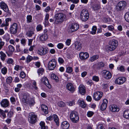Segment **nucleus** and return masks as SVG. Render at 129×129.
I'll use <instances>...</instances> for the list:
<instances>
[{"label": "nucleus", "mask_w": 129, "mask_h": 129, "mask_svg": "<svg viewBox=\"0 0 129 129\" xmlns=\"http://www.w3.org/2000/svg\"><path fill=\"white\" fill-rule=\"evenodd\" d=\"M16 49L18 52H19L21 51L19 45H18L16 46Z\"/></svg>", "instance_id": "nucleus-63"}, {"label": "nucleus", "mask_w": 129, "mask_h": 129, "mask_svg": "<svg viewBox=\"0 0 129 129\" xmlns=\"http://www.w3.org/2000/svg\"><path fill=\"white\" fill-rule=\"evenodd\" d=\"M13 62V60L12 58H9L7 60V62L8 64H12Z\"/></svg>", "instance_id": "nucleus-50"}, {"label": "nucleus", "mask_w": 129, "mask_h": 129, "mask_svg": "<svg viewBox=\"0 0 129 129\" xmlns=\"http://www.w3.org/2000/svg\"><path fill=\"white\" fill-rule=\"evenodd\" d=\"M79 55L80 59L82 60H85L87 59L89 57V54L87 52H81Z\"/></svg>", "instance_id": "nucleus-17"}, {"label": "nucleus", "mask_w": 129, "mask_h": 129, "mask_svg": "<svg viewBox=\"0 0 129 129\" xmlns=\"http://www.w3.org/2000/svg\"><path fill=\"white\" fill-rule=\"evenodd\" d=\"M9 102L7 99H4L0 103L2 106L4 108L8 107L9 106Z\"/></svg>", "instance_id": "nucleus-19"}, {"label": "nucleus", "mask_w": 129, "mask_h": 129, "mask_svg": "<svg viewBox=\"0 0 129 129\" xmlns=\"http://www.w3.org/2000/svg\"><path fill=\"white\" fill-rule=\"evenodd\" d=\"M126 5V2L124 1H120L118 2L116 7V10L120 11L123 9Z\"/></svg>", "instance_id": "nucleus-10"}, {"label": "nucleus", "mask_w": 129, "mask_h": 129, "mask_svg": "<svg viewBox=\"0 0 129 129\" xmlns=\"http://www.w3.org/2000/svg\"><path fill=\"white\" fill-rule=\"evenodd\" d=\"M58 60L59 63L62 64L64 61L63 59L61 57H59L58 59Z\"/></svg>", "instance_id": "nucleus-55"}, {"label": "nucleus", "mask_w": 129, "mask_h": 129, "mask_svg": "<svg viewBox=\"0 0 129 129\" xmlns=\"http://www.w3.org/2000/svg\"><path fill=\"white\" fill-rule=\"evenodd\" d=\"M62 11L59 10L58 9H56V11L57 12V13L55 15L54 17L55 21V23L58 24H60L63 22L66 18V15L63 13H60Z\"/></svg>", "instance_id": "nucleus-1"}, {"label": "nucleus", "mask_w": 129, "mask_h": 129, "mask_svg": "<svg viewBox=\"0 0 129 129\" xmlns=\"http://www.w3.org/2000/svg\"><path fill=\"white\" fill-rule=\"evenodd\" d=\"M99 57V55H97L92 56L90 58V60L91 62H92L98 59Z\"/></svg>", "instance_id": "nucleus-33"}, {"label": "nucleus", "mask_w": 129, "mask_h": 129, "mask_svg": "<svg viewBox=\"0 0 129 129\" xmlns=\"http://www.w3.org/2000/svg\"><path fill=\"white\" fill-rule=\"evenodd\" d=\"M3 38L7 42L9 41L10 39V36L8 34H6L3 37Z\"/></svg>", "instance_id": "nucleus-32"}, {"label": "nucleus", "mask_w": 129, "mask_h": 129, "mask_svg": "<svg viewBox=\"0 0 129 129\" xmlns=\"http://www.w3.org/2000/svg\"><path fill=\"white\" fill-rule=\"evenodd\" d=\"M77 103L80 106L83 108H85L87 105V104L82 99L78 100Z\"/></svg>", "instance_id": "nucleus-22"}, {"label": "nucleus", "mask_w": 129, "mask_h": 129, "mask_svg": "<svg viewBox=\"0 0 129 129\" xmlns=\"http://www.w3.org/2000/svg\"><path fill=\"white\" fill-rule=\"evenodd\" d=\"M102 75L103 77L107 79H110L112 77V75L109 71L106 70H103L102 71Z\"/></svg>", "instance_id": "nucleus-11"}, {"label": "nucleus", "mask_w": 129, "mask_h": 129, "mask_svg": "<svg viewBox=\"0 0 129 129\" xmlns=\"http://www.w3.org/2000/svg\"><path fill=\"white\" fill-rule=\"evenodd\" d=\"M27 23H29L32 22V16L30 15H28L27 16Z\"/></svg>", "instance_id": "nucleus-38"}, {"label": "nucleus", "mask_w": 129, "mask_h": 129, "mask_svg": "<svg viewBox=\"0 0 129 129\" xmlns=\"http://www.w3.org/2000/svg\"><path fill=\"white\" fill-rule=\"evenodd\" d=\"M79 90L80 93L82 95H84L85 92V89L84 86L80 85L79 87Z\"/></svg>", "instance_id": "nucleus-26"}, {"label": "nucleus", "mask_w": 129, "mask_h": 129, "mask_svg": "<svg viewBox=\"0 0 129 129\" xmlns=\"http://www.w3.org/2000/svg\"><path fill=\"white\" fill-rule=\"evenodd\" d=\"M41 83H44L49 88L51 87V85L50 84L48 79L46 77H43L41 79Z\"/></svg>", "instance_id": "nucleus-14"}, {"label": "nucleus", "mask_w": 129, "mask_h": 129, "mask_svg": "<svg viewBox=\"0 0 129 129\" xmlns=\"http://www.w3.org/2000/svg\"><path fill=\"white\" fill-rule=\"evenodd\" d=\"M25 73L23 72H21L20 73V76L22 78H23L25 77Z\"/></svg>", "instance_id": "nucleus-62"}, {"label": "nucleus", "mask_w": 129, "mask_h": 129, "mask_svg": "<svg viewBox=\"0 0 129 129\" xmlns=\"http://www.w3.org/2000/svg\"><path fill=\"white\" fill-rule=\"evenodd\" d=\"M63 44L61 43H58L57 45V48L59 49H61L63 48Z\"/></svg>", "instance_id": "nucleus-49"}, {"label": "nucleus", "mask_w": 129, "mask_h": 129, "mask_svg": "<svg viewBox=\"0 0 129 129\" xmlns=\"http://www.w3.org/2000/svg\"><path fill=\"white\" fill-rule=\"evenodd\" d=\"M123 116L125 118L129 119V110L125 111L123 114Z\"/></svg>", "instance_id": "nucleus-31"}, {"label": "nucleus", "mask_w": 129, "mask_h": 129, "mask_svg": "<svg viewBox=\"0 0 129 129\" xmlns=\"http://www.w3.org/2000/svg\"><path fill=\"white\" fill-rule=\"evenodd\" d=\"M124 18L126 21L129 22V12H127L125 13Z\"/></svg>", "instance_id": "nucleus-39"}, {"label": "nucleus", "mask_w": 129, "mask_h": 129, "mask_svg": "<svg viewBox=\"0 0 129 129\" xmlns=\"http://www.w3.org/2000/svg\"><path fill=\"white\" fill-rule=\"evenodd\" d=\"M0 113L2 115L3 117L5 118L6 117V115L4 113V112L3 110L0 109Z\"/></svg>", "instance_id": "nucleus-57"}, {"label": "nucleus", "mask_w": 129, "mask_h": 129, "mask_svg": "<svg viewBox=\"0 0 129 129\" xmlns=\"http://www.w3.org/2000/svg\"><path fill=\"white\" fill-rule=\"evenodd\" d=\"M21 44L24 46H25L26 44V40L25 39H22L21 40Z\"/></svg>", "instance_id": "nucleus-53"}, {"label": "nucleus", "mask_w": 129, "mask_h": 129, "mask_svg": "<svg viewBox=\"0 0 129 129\" xmlns=\"http://www.w3.org/2000/svg\"><path fill=\"white\" fill-rule=\"evenodd\" d=\"M10 101L12 104H15L16 102V100L15 98L13 97H11L10 98Z\"/></svg>", "instance_id": "nucleus-47"}, {"label": "nucleus", "mask_w": 129, "mask_h": 129, "mask_svg": "<svg viewBox=\"0 0 129 129\" xmlns=\"http://www.w3.org/2000/svg\"><path fill=\"white\" fill-rule=\"evenodd\" d=\"M5 43L3 41H0V50L3 48V46L4 45Z\"/></svg>", "instance_id": "nucleus-61"}, {"label": "nucleus", "mask_w": 129, "mask_h": 129, "mask_svg": "<svg viewBox=\"0 0 129 129\" xmlns=\"http://www.w3.org/2000/svg\"><path fill=\"white\" fill-rule=\"evenodd\" d=\"M70 118L71 121L74 123L77 122L79 120L77 112L74 111L71 112L70 114Z\"/></svg>", "instance_id": "nucleus-5"}, {"label": "nucleus", "mask_w": 129, "mask_h": 129, "mask_svg": "<svg viewBox=\"0 0 129 129\" xmlns=\"http://www.w3.org/2000/svg\"><path fill=\"white\" fill-rule=\"evenodd\" d=\"M103 93L101 91H98L95 92L93 94V98L95 100H99L102 98Z\"/></svg>", "instance_id": "nucleus-12"}, {"label": "nucleus", "mask_w": 129, "mask_h": 129, "mask_svg": "<svg viewBox=\"0 0 129 129\" xmlns=\"http://www.w3.org/2000/svg\"><path fill=\"white\" fill-rule=\"evenodd\" d=\"M36 29L37 31H41L43 29V26L39 24L37 26Z\"/></svg>", "instance_id": "nucleus-44"}, {"label": "nucleus", "mask_w": 129, "mask_h": 129, "mask_svg": "<svg viewBox=\"0 0 129 129\" xmlns=\"http://www.w3.org/2000/svg\"><path fill=\"white\" fill-rule=\"evenodd\" d=\"M65 104L62 101H60L58 103V105L60 107H63L65 106Z\"/></svg>", "instance_id": "nucleus-54"}, {"label": "nucleus", "mask_w": 129, "mask_h": 129, "mask_svg": "<svg viewBox=\"0 0 129 129\" xmlns=\"http://www.w3.org/2000/svg\"><path fill=\"white\" fill-rule=\"evenodd\" d=\"M76 50L78 51L80 50L82 47V44L81 42L80 41H76L73 44Z\"/></svg>", "instance_id": "nucleus-13"}, {"label": "nucleus", "mask_w": 129, "mask_h": 129, "mask_svg": "<svg viewBox=\"0 0 129 129\" xmlns=\"http://www.w3.org/2000/svg\"><path fill=\"white\" fill-rule=\"evenodd\" d=\"M12 78L11 77H9L6 79V82L8 84L11 83L12 81Z\"/></svg>", "instance_id": "nucleus-45"}, {"label": "nucleus", "mask_w": 129, "mask_h": 129, "mask_svg": "<svg viewBox=\"0 0 129 129\" xmlns=\"http://www.w3.org/2000/svg\"><path fill=\"white\" fill-rule=\"evenodd\" d=\"M71 42V39H68L66 42V45L69 46L70 45Z\"/></svg>", "instance_id": "nucleus-56"}, {"label": "nucleus", "mask_w": 129, "mask_h": 129, "mask_svg": "<svg viewBox=\"0 0 129 129\" xmlns=\"http://www.w3.org/2000/svg\"><path fill=\"white\" fill-rule=\"evenodd\" d=\"M61 126L63 129H68L69 127L70 124L67 121H64L62 122Z\"/></svg>", "instance_id": "nucleus-25"}, {"label": "nucleus", "mask_w": 129, "mask_h": 129, "mask_svg": "<svg viewBox=\"0 0 129 129\" xmlns=\"http://www.w3.org/2000/svg\"><path fill=\"white\" fill-rule=\"evenodd\" d=\"M22 101L24 103L29 104L30 106H32L34 104V99L31 98L29 95L25 93L23 94Z\"/></svg>", "instance_id": "nucleus-2"}, {"label": "nucleus", "mask_w": 129, "mask_h": 129, "mask_svg": "<svg viewBox=\"0 0 129 129\" xmlns=\"http://www.w3.org/2000/svg\"><path fill=\"white\" fill-rule=\"evenodd\" d=\"M0 7L5 12L8 11L9 9L7 4L3 2L0 3Z\"/></svg>", "instance_id": "nucleus-21"}, {"label": "nucleus", "mask_w": 129, "mask_h": 129, "mask_svg": "<svg viewBox=\"0 0 129 129\" xmlns=\"http://www.w3.org/2000/svg\"><path fill=\"white\" fill-rule=\"evenodd\" d=\"M80 15L81 20L84 22L86 21L89 17V14L88 10L86 9H84L81 10L80 12Z\"/></svg>", "instance_id": "nucleus-4"}, {"label": "nucleus", "mask_w": 129, "mask_h": 129, "mask_svg": "<svg viewBox=\"0 0 129 129\" xmlns=\"http://www.w3.org/2000/svg\"><path fill=\"white\" fill-rule=\"evenodd\" d=\"M32 84L34 86H33L32 87H31V88L32 89L34 87L35 89H38V87H37L36 86V82L35 81H34L32 83Z\"/></svg>", "instance_id": "nucleus-58"}, {"label": "nucleus", "mask_w": 129, "mask_h": 129, "mask_svg": "<svg viewBox=\"0 0 129 129\" xmlns=\"http://www.w3.org/2000/svg\"><path fill=\"white\" fill-rule=\"evenodd\" d=\"M0 55L1 60L3 61H4L5 59V58L6 56L5 54L3 51H1L0 52Z\"/></svg>", "instance_id": "nucleus-30"}, {"label": "nucleus", "mask_w": 129, "mask_h": 129, "mask_svg": "<svg viewBox=\"0 0 129 129\" xmlns=\"http://www.w3.org/2000/svg\"><path fill=\"white\" fill-rule=\"evenodd\" d=\"M35 31V28L33 27H30L29 29L26 33V34L28 36L30 37L34 34V31Z\"/></svg>", "instance_id": "nucleus-16"}, {"label": "nucleus", "mask_w": 129, "mask_h": 129, "mask_svg": "<svg viewBox=\"0 0 129 129\" xmlns=\"http://www.w3.org/2000/svg\"><path fill=\"white\" fill-rule=\"evenodd\" d=\"M73 71L72 68L70 67H68L66 70V72L68 73H71Z\"/></svg>", "instance_id": "nucleus-46"}, {"label": "nucleus", "mask_w": 129, "mask_h": 129, "mask_svg": "<svg viewBox=\"0 0 129 129\" xmlns=\"http://www.w3.org/2000/svg\"><path fill=\"white\" fill-rule=\"evenodd\" d=\"M110 110L113 112H118L119 111V109L116 105H112L110 106Z\"/></svg>", "instance_id": "nucleus-24"}, {"label": "nucleus", "mask_w": 129, "mask_h": 129, "mask_svg": "<svg viewBox=\"0 0 129 129\" xmlns=\"http://www.w3.org/2000/svg\"><path fill=\"white\" fill-rule=\"evenodd\" d=\"M93 114L94 113L93 112L91 111H89L87 113V115L88 117H90L92 116Z\"/></svg>", "instance_id": "nucleus-52"}, {"label": "nucleus", "mask_w": 129, "mask_h": 129, "mask_svg": "<svg viewBox=\"0 0 129 129\" xmlns=\"http://www.w3.org/2000/svg\"><path fill=\"white\" fill-rule=\"evenodd\" d=\"M97 30V27L96 26H93L92 28V31L90 33L92 35H94L96 34Z\"/></svg>", "instance_id": "nucleus-35"}, {"label": "nucleus", "mask_w": 129, "mask_h": 129, "mask_svg": "<svg viewBox=\"0 0 129 129\" xmlns=\"http://www.w3.org/2000/svg\"><path fill=\"white\" fill-rule=\"evenodd\" d=\"M66 88L72 93H73L75 90V89L73 85L71 83H68L66 85Z\"/></svg>", "instance_id": "nucleus-18"}, {"label": "nucleus", "mask_w": 129, "mask_h": 129, "mask_svg": "<svg viewBox=\"0 0 129 129\" xmlns=\"http://www.w3.org/2000/svg\"><path fill=\"white\" fill-rule=\"evenodd\" d=\"M51 77L52 79L54 80L56 82H58V78L55 74H52L51 75Z\"/></svg>", "instance_id": "nucleus-34"}, {"label": "nucleus", "mask_w": 129, "mask_h": 129, "mask_svg": "<svg viewBox=\"0 0 129 129\" xmlns=\"http://www.w3.org/2000/svg\"><path fill=\"white\" fill-rule=\"evenodd\" d=\"M118 44V41L115 39L110 41L107 46L108 50L111 51L114 50L117 47Z\"/></svg>", "instance_id": "nucleus-3"}, {"label": "nucleus", "mask_w": 129, "mask_h": 129, "mask_svg": "<svg viewBox=\"0 0 129 129\" xmlns=\"http://www.w3.org/2000/svg\"><path fill=\"white\" fill-rule=\"evenodd\" d=\"M48 38V36L47 34H44L41 35L39 39L40 40L42 41H45Z\"/></svg>", "instance_id": "nucleus-28"}, {"label": "nucleus", "mask_w": 129, "mask_h": 129, "mask_svg": "<svg viewBox=\"0 0 129 129\" xmlns=\"http://www.w3.org/2000/svg\"><path fill=\"white\" fill-rule=\"evenodd\" d=\"M79 25L78 24L73 23L70 25L67 29V31L70 34L77 30L79 28Z\"/></svg>", "instance_id": "nucleus-6"}, {"label": "nucleus", "mask_w": 129, "mask_h": 129, "mask_svg": "<svg viewBox=\"0 0 129 129\" xmlns=\"http://www.w3.org/2000/svg\"><path fill=\"white\" fill-rule=\"evenodd\" d=\"M8 51L10 53H12L14 51L15 49L13 46L11 45H9L8 46Z\"/></svg>", "instance_id": "nucleus-36"}, {"label": "nucleus", "mask_w": 129, "mask_h": 129, "mask_svg": "<svg viewBox=\"0 0 129 129\" xmlns=\"http://www.w3.org/2000/svg\"><path fill=\"white\" fill-rule=\"evenodd\" d=\"M126 80V78L124 77H119L116 79L115 81V83L116 84L120 85L125 82Z\"/></svg>", "instance_id": "nucleus-15"}, {"label": "nucleus", "mask_w": 129, "mask_h": 129, "mask_svg": "<svg viewBox=\"0 0 129 129\" xmlns=\"http://www.w3.org/2000/svg\"><path fill=\"white\" fill-rule=\"evenodd\" d=\"M1 71L2 74L5 75L6 74L7 72V69L6 67H4L1 69Z\"/></svg>", "instance_id": "nucleus-40"}, {"label": "nucleus", "mask_w": 129, "mask_h": 129, "mask_svg": "<svg viewBox=\"0 0 129 129\" xmlns=\"http://www.w3.org/2000/svg\"><path fill=\"white\" fill-rule=\"evenodd\" d=\"M75 102V101L73 100L72 101L69 102L68 103L69 106H73L74 105V104Z\"/></svg>", "instance_id": "nucleus-59"}, {"label": "nucleus", "mask_w": 129, "mask_h": 129, "mask_svg": "<svg viewBox=\"0 0 129 129\" xmlns=\"http://www.w3.org/2000/svg\"><path fill=\"white\" fill-rule=\"evenodd\" d=\"M9 25V23H7L5 22V21H4V22L1 25V27H3L4 26H8Z\"/></svg>", "instance_id": "nucleus-60"}, {"label": "nucleus", "mask_w": 129, "mask_h": 129, "mask_svg": "<svg viewBox=\"0 0 129 129\" xmlns=\"http://www.w3.org/2000/svg\"><path fill=\"white\" fill-rule=\"evenodd\" d=\"M100 8V6L99 5H95L94 7H93V9L94 11H96L99 9Z\"/></svg>", "instance_id": "nucleus-51"}, {"label": "nucleus", "mask_w": 129, "mask_h": 129, "mask_svg": "<svg viewBox=\"0 0 129 129\" xmlns=\"http://www.w3.org/2000/svg\"><path fill=\"white\" fill-rule=\"evenodd\" d=\"M53 118L57 125L58 126L59 125V123L58 118L57 116L56 115H53Z\"/></svg>", "instance_id": "nucleus-29"}, {"label": "nucleus", "mask_w": 129, "mask_h": 129, "mask_svg": "<svg viewBox=\"0 0 129 129\" xmlns=\"http://www.w3.org/2000/svg\"><path fill=\"white\" fill-rule=\"evenodd\" d=\"M33 58L31 56L28 55L26 58V61L27 63H29L33 59Z\"/></svg>", "instance_id": "nucleus-41"}, {"label": "nucleus", "mask_w": 129, "mask_h": 129, "mask_svg": "<svg viewBox=\"0 0 129 129\" xmlns=\"http://www.w3.org/2000/svg\"><path fill=\"white\" fill-rule=\"evenodd\" d=\"M37 116L34 113H30L29 114V121L31 124L35 123L37 121Z\"/></svg>", "instance_id": "nucleus-9"}, {"label": "nucleus", "mask_w": 129, "mask_h": 129, "mask_svg": "<svg viewBox=\"0 0 129 129\" xmlns=\"http://www.w3.org/2000/svg\"><path fill=\"white\" fill-rule=\"evenodd\" d=\"M117 69L122 72H124L125 71L124 67L123 66H118L117 68Z\"/></svg>", "instance_id": "nucleus-43"}, {"label": "nucleus", "mask_w": 129, "mask_h": 129, "mask_svg": "<svg viewBox=\"0 0 129 129\" xmlns=\"http://www.w3.org/2000/svg\"><path fill=\"white\" fill-rule=\"evenodd\" d=\"M18 29V25L17 23H14L11 25L9 28L10 33L14 35L16 34Z\"/></svg>", "instance_id": "nucleus-8"}, {"label": "nucleus", "mask_w": 129, "mask_h": 129, "mask_svg": "<svg viewBox=\"0 0 129 129\" xmlns=\"http://www.w3.org/2000/svg\"><path fill=\"white\" fill-rule=\"evenodd\" d=\"M92 80L96 82H98L99 81V78L98 76H94L92 77Z\"/></svg>", "instance_id": "nucleus-48"}, {"label": "nucleus", "mask_w": 129, "mask_h": 129, "mask_svg": "<svg viewBox=\"0 0 129 129\" xmlns=\"http://www.w3.org/2000/svg\"><path fill=\"white\" fill-rule=\"evenodd\" d=\"M41 108L44 113L45 114L48 113V108L46 105L44 104H42L41 105Z\"/></svg>", "instance_id": "nucleus-27"}, {"label": "nucleus", "mask_w": 129, "mask_h": 129, "mask_svg": "<svg viewBox=\"0 0 129 129\" xmlns=\"http://www.w3.org/2000/svg\"><path fill=\"white\" fill-rule=\"evenodd\" d=\"M57 64L56 60L54 59H52L48 63V68L50 70H53Z\"/></svg>", "instance_id": "nucleus-7"}, {"label": "nucleus", "mask_w": 129, "mask_h": 129, "mask_svg": "<svg viewBox=\"0 0 129 129\" xmlns=\"http://www.w3.org/2000/svg\"><path fill=\"white\" fill-rule=\"evenodd\" d=\"M108 103V101L107 99H105L103 100V102L100 107V109L101 110L104 111L106 109Z\"/></svg>", "instance_id": "nucleus-20"}, {"label": "nucleus", "mask_w": 129, "mask_h": 129, "mask_svg": "<svg viewBox=\"0 0 129 129\" xmlns=\"http://www.w3.org/2000/svg\"><path fill=\"white\" fill-rule=\"evenodd\" d=\"M98 129H105L104 127L102 124H99L98 126Z\"/></svg>", "instance_id": "nucleus-64"}, {"label": "nucleus", "mask_w": 129, "mask_h": 129, "mask_svg": "<svg viewBox=\"0 0 129 129\" xmlns=\"http://www.w3.org/2000/svg\"><path fill=\"white\" fill-rule=\"evenodd\" d=\"M48 51L47 49H45L43 48H42L39 50L38 53L39 54L42 55L48 53Z\"/></svg>", "instance_id": "nucleus-23"}, {"label": "nucleus", "mask_w": 129, "mask_h": 129, "mask_svg": "<svg viewBox=\"0 0 129 129\" xmlns=\"http://www.w3.org/2000/svg\"><path fill=\"white\" fill-rule=\"evenodd\" d=\"M40 125L41 127V129H46L48 128L47 126H45V123L43 122H41L40 123Z\"/></svg>", "instance_id": "nucleus-42"}, {"label": "nucleus", "mask_w": 129, "mask_h": 129, "mask_svg": "<svg viewBox=\"0 0 129 129\" xmlns=\"http://www.w3.org/2000/svg\"><path fill=\"white\" fill-rule=\"evenodd\" d=\"M44 71V69L43 68H41L39 69L37 71V73L40 76V74L42 75L43 74Z\"/></svg>", "instance_id": "nucleus-37"}]
</instances>
